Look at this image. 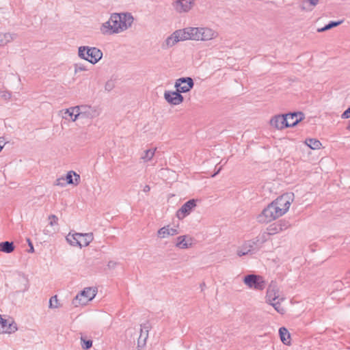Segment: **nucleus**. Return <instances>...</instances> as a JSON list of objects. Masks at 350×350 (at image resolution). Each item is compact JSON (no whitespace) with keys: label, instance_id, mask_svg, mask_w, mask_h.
Returning a JSON list of instances; mask_svg holds the SVG:
<instances>
[{"label":"nucleus","instance_id":"72a5a7b5","mask_svg":"<svg viewBox=\"0 0 350 350\" xmlns=\"http://www.w3.org/2000/svg\"><path fill=\"white\" fill-rule=\"evenodd\" d=\"M275 310L281 314H283L285 312V309L281 306V304L279 301L277 302H271L269 303Z\"/></svg>","mask_w":350,"mask_h":350},{"label":"nucleus","instance_id":"4be33fe9","mask_svg":"<svg viewBox=\"0 0 350 350\" xmlns=\"http://www.w3.org/2000/svg\"><path fill=\"white\" fill-rule=\"evenodd\" d=\"M178 42H179V40L174 31L171 36L167 38L165 42L162 44L161 48L163 49H167L174 46Z\"/></svg>","mask_w":350,"mask_h":350},{"label":"nucleus","instance_id":"473e14b6","mask_svg":"<svg viewBox=\"0 0 350 350\" xmlns=\"http://www.w3.org/2000/svg\"><path fill=\"white\" fill-rule=\"evenodd\" d=\"M155 152V149H149L144 151V155L142 157V159L144 161H150L153 157Z\"/></svg>","mask_w":350,"mask_h":350},{"label":"nucleus","instance_id":"49530a36","mask_svg":"<svg viewBox=\"0 0 350 350\" xmlns=\"http://www.w3.org/2000/svg\"><path fill=\"white\" fill-rule=\"evenodd\" d=\"M116 265H117V263L116 262H114V261H109L108 262L107 266H108V267L109 269H113L116 267Z\"/></svg>","mask_w":350,"mask_h":350},{"label":"nucleus","instance_id":"bb28decb","mask_svg":"<svg viewBox=\"0 0 350 350\" xmlns=\"http://www.w3.org/2000/svg\"><path fill=\"white\" fill-rule=\"evenodd\" d=\"M322 144L321 142L317 139H308V148L312 150H320Z\"/></svg>","mask_w":350,"mask_h":350},{"label":"nucleus","instance_id":"5fc2aeb1","mask_svg":"<svg viewBox=\"0 0 350 350\" xmlns=\"http://www.w3.org/2000/svg\"><path fill=\"white\" fill-rule=\"evenodd\" d=\"M3 142L1 140V138L0 137V151L2 150L3 146L1 145V144L3 143Z\"/></svg>","mask_w":350,"mask_h":350},{"label":"nucleus","instance_id":"9d476101","mask_svg":"<svg viewBox=\"0 0 350 350\" xmlns=\"http://www.w3.org/2000/svg\"><path fill=\"white\" fill-rule=\"evenodd\" d=\"M75 109H77V113L72 121H75L79 118H92L96 115V111L90 105L75 106Z\"/></svg>","mask_w":350,"mask_h":350},{"label":"nucleus","instance_id":"9b49d317","mask_svg":"<svg viewBox=\"0 0 350 350\" xmlns=\"http://www.w3.org/2000/svg\"><path fill=\"white\" fill-rule=\"evenodd\" d=\"M286 119L285 113L275 115L270 120V124L278 130L290 127L294 122L290 123Z\"/></svg>","mask_w":350,"mask_h":350},{"label":"nucleus","instance_id":"dca6fc26","mask_svg":"<svg viewBox=\"0 0 350 350\" xmlns=\"http://www.w3.org/2000/svg\"><path fill=\"white\" fill-rule=\"evenodd\" d=\"M285 116H286L287 120L290 121L289 124L294 122L292 125H290V127L297 125L299 122L305 118V114L301 111L289 112L285 113Z\"/></svg>","mask_w":350,"mask_h":350},{"label":"nucleus","instance_id":"f704fd0d","mask_svg":"<svg viewBox=\"0 0 350 350\" xmlns=\"http://www.w3.org/2000/svg\"><path fill=\"white\" fill-rule=\"evenodd\" d=\"M169 226H164L158 230V236L161 238H165L169 236Z\"/></svg>","mask_w":350,"mask_h":350},{"label":"nucleus","instance_id":"09e8293b","mask_svg":"<svg viewBox=\"0 0 350 350\" xmlns=\"http://www.w3.org/2000/svg\"><path fill=\"white\" fill-rule=\"evenodd\" d=\"M29 247V249L28 250V252H29V253L34 252V247H33V243H30Z\"/></svg>","mask_w":350,"mask_h":350},{"label":"nucleus","instance_id":"2f4dec72","mask_svg":"<svg viewBox=\"0 0 350 350\" xmlns=\"http://www.w3.org/2000/svg\"><path fill=\"white\" fill-rule=\"evenodd\" d=\"M81 347L84 350L90 349L92 346V340L90 339H85L83 337L81 338Z\"/></svg>","mask_w":350,"mask_h":350},{"label":"nucleus","instance_id":"cd10ccee","mask_svg":"<svg viewBox=\"0 0 350 350\" xmlns=\"http://www.w3.org/2000/svg\"><path fill=\"white\" fill-rule=\"evenodd\" d=\"M199 29L200 27H188L187 30L189 33L190 40H199Z\"/></svg>","mask_w":350,"mask_h":350},{"label":"nucleus","instance_id":"c85d7f7f","mask_svg":"<svg viewBox=\"0 0 350 350\" xmlns=\"http://www.w3.org/2000/svg\"><path fill=\"white\" fill-rule=\"evenodd\" d=\"M267 230L268 231V234L271 235L282 232L277 221L269 225Z\"/></svg>","mask_w":350,"mask_h":350},{"label":"nucleus","instance_id":"423d86ee","mask_svg":"<svg viewBox=\"0 0 350 350\" xmlns=\"http://www.w3.org/2000/svg\"><path fill=\"white\" fill-rule=\"evenodd\" d=\"M96 296V291L90 287L85 288L73 299L72 304L77 307L79 305H85Z\"/></svg>","mask_w":350,"mask_h":350},{"label":"nucleus","instance_id":"4c0bfd02","mask_svg":"<svg viewBox=\"0 0 350 350\" xmlns=\"http://www.w3.org/2000/svg\"><path fill=\"white\" fill-rule=\"evenodd\" d=\"M0 96L5 100H8L11 98V93L8 91H1Z\"/></svg>","mask_w":350,"mask_h":350},{"label":"nucleus","instance_id":"393cba45","mask_svg":"<svg viewBox=\"0 0 350 350\" xmlns=\"http://www.w3.org/2000/svg\"><path fill=\"white\" fill-rule=\"evenodd\" d=\"M16 37V34L11 33H0V46H3L10 41L13 40Z\"/></svg>","mask_w":350,"mask_h":350},{"label":"nucleus","instance_id":"a878e982","mask_svg":"<svg viewBox=\"0 0 350 350\" xmlns=\"http://www.w3.org/2000/svg\"><path fill=\"white\" fill-rule=\"evenodd\" d=\"M187 28H185L183 29H178L175 31V34L178 37L179 41H184L186 40H190L189 33L188 32Z\"/></svg>","mask_w":350,"mask_h":350},{"label":"nucleus","instance_id":"6e6552de","mask_svg":"<svg viewBox=\"0 0 350 350\" xmlns=\"http://www.w3.org/2000/svg\"><path fill=\"white\" fill-rule=\"evenodd\" d=\"M84 237L83 243L82 245L83 246H88L94 239V236L92 232L90 233H75L71 234L69 233L66 237V239L69 243L70 245L72 246H77V245H80L79 237Z\"/></svg>","mask_w":350,"mask_h":350},{"label":"nucleus","instance_id":"5701e85b","mask_svg":"<svg viewBox=\"0 0 350 350\" xmlns=\"http://www.w3.org/2000/svg\"><path fill=\"white\" fill-rule=\"evenodd\" d=\"M279 335L281 341L286 345H289L291 344V335L288 329L282 327L279 329Z\"/></svg>","mask_w":350,"mask_h":350},{"label":"nucleus","instance_id":"bf43d9fd","mask_svg":"<svg viewBox=\"0 0 350 350\" xmlns=\"http://www.w3.org/2000/svg\"><path fill=\"white\" fill-rule=\"evenodd\" d=\"M27 242H28V245H29L30 243H32L31 241L30 240V239H27Z\"/></svg>","mask_w":350,"mask_h":350},{"label":"nucleus","instance_id":"a19ab883","mask_svg":"<svg viewBox=\"0 0 350 350\" xmlns=\"http://www.w3.org/2000/svg\"><path fill=\"white\" fill-rule=\"evenodd\" d=\"M114 88V84L112 81H108L105 85V90L109 92Z\"/></svg>","mask_w":350,"mask_h":350},{"label":"nucleus","instance_id":"f3484780","mask_svg":"<svg viewBox=\"0 0 350 350\" xmlns=\"http://www.w3.org/2000/svg\"><path fill=\"white\" fill-rule=\"evenodd\" d=\"M275 282L273 281L269 284L267 290L266 300L267 303L275 301L279 297Z\"/></svg>","mask_w":350,"mask_h":350},{"label":"nucleus","instance_id":"4d7b16f0","mask_svg":"<svg viewBox=\"0 0 350 350\" xmlns=\"http://www.w3.org/2000/svg\"><path fill=\"white\" fill-rule=\"evenodd\" d=\"M341 284V282H335V285L336 287H339V286Z\"/></svg>","mask_w":350,"mask_h":350},{"label":"nucleus","instance_id":"e433bc0d","mask_svg":"<svg viewBox=\"0 0 350 350\" xmlns=\"http://www.w3.org/2000/svg\"><path fill=\"white\" fill-rule=\"evenodd\" d=\"M57 304H58L57 296L54 295L51 297V299L49 300V306L50 308H57L59 307Z\"/></svg>","mask_w":350,"mask_h":350},{"label":"nucleus","instance_id":"7ed1b4c3","mask_svg":"<svg viewBox=\"0 0 350 350\" xmlns=\"http://www.w3.org/2000/svg\"><path fill=\"white\" fill-rule=\"evenodd\" d=\"M265 241V239H262L257 237L253 239L245 241L243 245L237 250V255L243 256L247 254H254L259 251L262 245Z\"/></svg>","mask_w":350,"mask_h":350},{"label":"nucleus","instance_id":"7c9ffc66","mask_svg":"<svg viewBox=\"0 0 350 350\" xmlns=\"http://www.w3.org/2000/svg\"><path fill=\"white\" fill-rule=\"evenodd\" d=\"M75 107H70L68 109H66L63 116L64 118H67V117H70L72 120L75 118V113H77V109H75Z\"/></svg>","mask_w":350,"mask_h":350},{"label":"nucleus","instance_id":"c9c22d12","mask_svg":"<svg viewBox=\"0 0 350 350\" xmlns=\"http://www.w3.org/2000/svg\"><path fill=\"white\" fill-rule=\"evenodd\" d=\"M281 230H286L291 225L288 221L286 219H280L277 221Z\"/></svg>","mask_w":350,"mask_h":350},{"label":"nucleus","instance_id":"2eb2a0df","mask_svg":"<svg viewBox=\"0 0 350 350\" xmlns=\"http://www.w3.org/2000/svg\"><path fill=\"white\" fill-rule=\"evenodd\" d=\"M18 329L16 324L14 321L8 323L7 319H3L0 314V332L1 333H14Z\"/></svg>","mask_w":350,"mask_h":350},{"label":"nucleus","instance_id":"864d4df0","mask_svg":"<svg viewBox=\"0 0 350 350\" xmlns=\"http://www.w3.org/2000/svg\"><path fill=\"white\" fill-rule=\"evenodd\" d=\"M221 167H219V169L217 170V172H215L213 175L212 176L214 177L217 174H218L219 173V172L221 171Z\"/></svg>","mask_w":350,"mask_h":350},{"label":"nucleus","instance_id":"0eeeda50","mask_svg":"<svg viewBox=\"0 0 350 350\" xmlns=\"http://www.w3.org/2000/svg\"><path fill=\"white\" fill-rule=\"evenodd\" d=\"M243 282L250 288L263 290L265 288V281L259 275L249 274L244 277Z\"/></svg>","mask_w":350,"mask_h":350},{"label":"nucleus","instance_id":"4468645a","mask_svg":"<svg viewBox=\"0 0 350 350\" xmlns=\"http://www.w3.org/2000/svg\"><path fill=\"white\" fill-rule=\"evenodd\" d=\"M193 4V0H175L173 6L178 12L181 13L190 10Z\"/></svg>","mask_w":350,"mask_h":350},{"label":"nucleus","instance_id":"412c9836","mask_svg":"<svg viewBox=\"0 0 350 350\" xmlns=\"http://www.w3.org/2000/svg\"><path fill=\"white\" fill-rule=\"evenodd\" d=\"M150 327V325L148 323H144L143 325H141V329H140V335L138 338V347L140 348L142 346L140 345L141 343V338L144 337V343L143 345H146V339L148 336V331Z\"/></svg>","mask_w":350,"mask_h":350},{"label":"nucleus","instance_id":"f8f14e48","mask_svg":"<svg viewBox=\"0 0 350 350\" xmlns=\"http://www.w3.org/2000/svg\"><path fill=\"white\" fill-rule=\"evenodd\" d=\"M196 200L191 199L187 201L183 206L176 211V217L179 219H184L186 216L189 215L193 209L196 206Z\"/></svg>","mask_w":350,"mask_h":350},{"label":"nucleus","instance_id":"6ab92c4d","mask_svg":"<svg viewBox=\"0 0 350 350\" xmlns=\"http://www.w3.org/2000/svg\"><path fill=\"white\" fill-rule=\"evenodd\" d=\"M66 185H78L80 183V176L75 172L69 171L64 177Z\"/></svg>","mask_w":350,"mask_h":350},{"label":"nucleus","instance_id":"a211bd4d","mask_svg":"<svg viewBox=\"0 0 350 350\" xmlns=\"http://www.w3.org/2000/svg\"><path fill=\"white\" fill-rule=\"evenodd\" d=\"M193 239L187 235L179 236L177 238L176 246L180 249H187L191 247Z\"/></svg>","mask_w":350,"mask_h":350},{"label":"nucleus","instance_id":"39448f33","mask_svg":"<svg viewBox=\"0 0 350 350\" xmlns=\"http://www.w3.org/2000/svg\"><path fill=\"white\" fill-rule=\"evenodd\" d=\"M278 210L275 208L274 205L271 202L269 204L257 217V220L259 223L267 224L273 220L278 218Z\"/></svg>","mask_w":350,"mask_h":350},{"label":"nucleus","instance_id":"de8ad7c7","mask_svg":"<svg viewBox=\"0 0 350 350\" xmlns=\"http://www.w3.org/2000/svg\"><path fill=\"white\" fill-rule=\"evenodd\" d=\"M84 239H85V237H79V241H80V242H81V243H80V245H77V246H79L80 248H81V247H84V246L82 245V243H83V241H84Z\"/></svg>","mask_w":350,"mask_h":350},{"label":"nucleus","instance_id":"37998d69","mask_svg":"<svg viewBox=\"0 0 350 350\" xmlns=\"http://www.w3.org/2000/svg\"><path fill=\"white\" fill-rule=\"evenodd\" d=\"M75 72H77L78 71L86 70L85 67L83 65L75 64Z\"/></svg>","mask_w":350,"mask_h":350},{"label":"nucleus","instance_id":"79ce46f5","mask_svg":"<svg viewBox=\"0 0 350 350\" xmlns=\"http://www.w3.org/2000/svg\"><path fill=\"white\" fill-rule=\"evenodd\" d=\"M350 118V107L347 108L341 115V118L347 119Z\"/></svg>","mask_w":350,"mask_h":350},{"label":"nucleus","instance_id":"20e7f679","mask_svg":"<svg viewBox=\"0 0 350 350\" xmlns=\"http://www.w3.org/2000/svg\"><path fill=\"white\" fill-rule=\"evenodd\" d=\"M293 193H285L278 196L275 200L271 202L275 208L278 210L279 215H283L289 209L291 202L293 201Z\"/></svg>","mask_w":350,"mask_h":350},{"label":"nucleus","instance_id":"f257e3e1","mask_svg":"<svg viewBox=\"0 0 350 350\" xmlns=\"http://www.w3.org/2000/svg\"><path fill=\"white\" fill-rule=\"evenodd\" d=\"M133 20L131 13H113L108 21L102 24L100 30L104 35L118 33L131 27Z\"/></svg>","mask_w":350,"mask_h":350},{"label":"nucleus","instance_id":"052dcab7","mask_svg":"<svg viewBox=\"0 0 350 350\" xmlns=\"http://www.w3.org/2000/svg\"><path fill=\"white\" fill-rule=\"evenodd\" d=\"M303 143L306 145V139L304 141H303Z\"/></svg>","mask_w":350,"mask_h":350},{"label":"nucleus","instance_id":"b1692460","mask_svg":"<svg viewBox=\"0 0 350 350\" xmlns=\"http://www.w3.org/2000/svg\"><path fill=\"white\" fill-rule=\"evenodd\" d=\"M15 249V245L12 241H2L0 243V252L10 254Z\"/></svg>","mask_w":350,"mask_h":350},{"label":"nucleus","instance_id":"603ef678","mask_svg":"<svg viewBox=\"0 0 350 350\" xmlns=\"http://www.w3.org/2000/svg\"><path fill=\"white\" fill-rule=\"evenodd\" d=\"M141 340V343H140V345H141V346H142V347L139 348V347L137 346V348H138V349H139V350H142V348H143V347H144V345H143V343H144V337H142V338H141V340Z\"/></svg>","mask_w":350,"mask_h":350},{"label":"nucleus","instance_id":"8fccbe9b","mask_svg":"<svg viewBox=\"0 0 350 350\" xmlns=\"http://www.w3.org/2000/svg\"><path fill=\"white\" fill-rule=\"evenodd\" d=\"M304 1H302L301 4H299V8L302 10L304 11L306 10L305 5H304Z\"/></svg>","mask_w":350,"mask_h":350},{"label":"nucleus","instance_id":"1a4fd4ad","mask_svg":"<svg viewBox=\"0 0 350 350\" xmlns=\"http://www.w3.org/2000/svg\"><path fill=\"white\" fill-rule=\"evenodd\" d=\"M194 86V81L191 77H180L176 80L174 87L181 94L189 92Z\"/></svg>","mask_w":350,"mask_h":350},{"label":"nucleus","instance_id":"58836bf2","mask_svg":"<svg viewBox=\"0 0 350 350\" xmlns=\"http://www.w3.org/2000/svg\"><path fill=\"white\" fill-rule=\"evenodd\" d=\"M49 219L50 220V225L51 226H53V225H57V221H58V218L56 215H51L49 216Z\"/></svg>","mask_w":350,"mask_h":350},{"label":"nucleus","instance_id":"f03ea898","mask_svg":"<svg viewBox=\"0 0 350 350\" xmlns=\"http://www.w3.org/2000/svg\"><path fill=\"white\" fill-rule=\"evenodd\" d=\"M78 55L80 58L95 64L102 58L103 52L96 47L81 46L78 49Z\"/></svg>","mask_w":350,"mask_h":350},{"label":"nucleus","instance_id":"3c124183","mask_svg":"<svg viewBox=\"0 0 350 350\" xmlns=\"http://www.w3.org/2000/svg\"><path fill=\"white\" fill-rule=\"evenodd\" d=\"M144 192H148L150 190V187L149 185H145V187H144Z\"/></svg>","mask_w":350,"mask_h":350},{"label":"nucleus","instance_id":"c756f323","mask_svg":"<svg viewBox=\"0 0 350 350\" xmlns=\"http://www.w3.org/2000/svg\"><path fill=\"white\" fill-rule=\"evenodd\" d=\"M342 21H330L328 24L325 25L323 27L318 29L319 32H323L329 30L333 27H337L341 24Z\"/></svg>","mask_w":350,"mask_h":350},{"label":"nucleus","instance_id":"ea45409f","mask_svg":"<svg viewBox=\"0 0 350 350\" xmlns=\"http://www.w3.org/2000/svg\"><path fill=\"white\" fill-rule=\"evenodd\" d=\"M56 185L64 187L66 185V180L64 177L59 178L56 180Z\"/></svg>","mask_w":350,"mask_h":350},{"label":"nucleus","instance_id":"aec40b11","mask_svg":"<svg viewBox=\"0 0 350 350\" xmlns=\"http://www.w3.org/2000/svg\"><path fill=\"white\" fill-rule=\"evenodd\" d=\"M199 40H210L214 38L215 32L209 28L200 27Z\"/></svg>","mask_w":350,"mask_h":350},{"label":"nucleus","instance_id":"13d9d810","mask_svg":"<svg viewBox=\"0 0 350 350\" xmlns=\"http://www.w3.org/2000/svg\"><path fill=\"white\" fill-rule=\"evenodd\" d=\"M205 286V283L203 282L202 284H200V287L202 288V290L203 289V287Z\"/></svg>","mask_w":350,"mask_h":350},{"label":"nucleus","instance_id":"c03bdc74","mask_svg":"<svg viewBox=\"0 0 350 350\" xmlns=\"http://www.w3.org/2000/svg\"><path fill=\"white\" fill-rule=\"evenodd\" d=\"M319 2V0H308V3L309 6L314 7Z\"/></svg>","mask_w":350,"mask_h":350},{"label":"nucleus","instance_id":"ddd939ff","mask_svg":"<svg viewBox=\"0 0 350 350\" xmlns=\"http://www.w3.org/2000/svg\"><path fill=\"white\" fill-rule=\"evenodd\" d=\"M164 98L172 105H178L184 100V97L176 89L175 91H165Z\"/></svg>","mask_w":350,"mask_h":350},{"label":"nucleus","instance_id":"6e6d98bb","mask_svg":"<svg viewBox=\"0 0 350 350\" xmlns=\"http://www.w3.org/2000/svg\"><path fill=\"white\" fill-rule=\"evenodd\" d=\"M347 130L350 131V120L348 122V124L346 127Z\"/></svg>","mask_w":350,"mask_h":350},{"label":"nucleus","instance_id":"a18cd8bd","mask_svg":"<svg viewBox=\"0 0 350 350\" xmlns=\"http://www.w3.org/2000/svg\"><path fill=\"white\" fill-rule=\"evenodd\" d=\"M169 235H171V236H173V235H176L177 234H178V232L176 229L175 228H169Z\"/></svg>","mask_w":350,"mask_h":350}]
</instances>
